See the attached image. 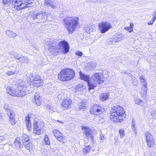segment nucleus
Wrapping results in <instances>:
<instances>
[{
	"label": "nucleus",
	"mask_w": 156,
	"mask_h": 156,
	"mask_svg": "<svg viewBox=\"0 0 156 156\" xmlns=\"http://www.w3.org/2000/svg\"><path fill=\"white\" fill-rule=\"evenodd\" d=\"M156 18H155V17H153L152 19V20H151L154 23V21H155V19H156Z\"/></svg>",
	"instance_id": "obj_61"
},
{
	"label": "nucleus",
	"mask_w": 156,
	"mask_h": 156,
	"mask_svg": "<svg viewBox=\"0 0 156 156\" xmlns=\"http://www.w3.org/2000/svg\"><path fill=\"white\" fill-rule=\"evenodd\" d=\"M23 145L28 150L31 151L32 143L30 141L29 136L25 134L17 137L14 141V146L17 149L21 150L23 148Z\"/></svg>",
	"instance_id": "obj_1"
},
{
	"label": "nucleus",
	"mask_w": 156,
	"mask_h": 156,
	"mask_svg": "<svg viewBox=\"0 0 156 156\" xmlns=\"http://www.w3.org/2000/svg\"><path fill=\"white\" fill-rule=\"evenodd\" d=\"M9 53L11 58H15L19 62H27L29 61V59L28 58L20 55L15 51L10 52Z\"/></svg>",
	"instance_id": "obj_11"
},
{
	"label": "nucleus",
	"mask_w": 156,
	"mask_h": 156,
	"mask_svg": "<svg viewBox=\"0 0 156 156\" xmlns=\"http://www.w3.org/2000/svg\"><path fill=\"white\" fill-rule=\"evenodd\" d=\"M125 29L130 33L132 32L133 30V29L129 27H126L125 28Z\"/></svg>",
	"instance_id": "obj_49"
},
{
	"label": "nucleus",
	"mask_w": 156,
	"mask_h": 156,
	"mask_svg": "<svg viewBox=\"0 0 156 156\" xmlns=\"http://www.w3.org/2000/svg\"><path fill=\"white\" fill-rule=\"evenodd\" d=\"M25 121L27 129L28 131H30L32 129V124L29 115H27L25 117Z\"/></svg>",
	"instance_id": "obj_19"
},
{
	"label": "nucleus",
	"mask_w": 156,
	"mask_h": 156,
	"mask_svg": "<svg viewBox=\"0 0 156 156\" xmlns=\"http://www.w3.org/2000/svg\"><path fill=\"white\" fill-rule=\"evenodd\" d=\"M100 139L101 140H102V141H100V142H103L104 141V140H105L104 136L103 134H100Z\"/></svg>",
	"instance_id": "obj_51"
},
{
	"label": "nucleus",
	"mask_w": 156,
	"mask_h": 156,
	"mask_svg": "<svg viewBox=\"0 0 156 156\" xmlns=\"http://www.w3.org/2000/svg\"><path fill=\"white\" fill-rule=\"evenodd\" d=\"M43 81L41 79V78L39 79L35 80L33 81H30L33 83V86L39 87L42 85L41 83Z\"/></svg>",
	"instance_id": "obj_25"
},
{
	"label": "nucleus",
	"mask_w": 156,
	"mask_h": 156,
	"mask_svg": "<svg viewBox=\"0 0 156 156\" xmlns=\"http://www.w3.org/2000/svg\"><path fill=\"white\" fill-rule=\"evenodd\" d=\"M153 23V22L151 20L150 21L148 22L147 23V24L148 25H152Z\"/></svg>",
	"instance_id": "obj_58"
},
{
	"label": "nucleus",
	"mask_w": 156,
	"mask_h": 156,
	"mask_svg": "<svg viewBox=\"0 0 156 156\" xmlns=\"http://www.w3.org/2000/svg\"><path fill=\"white\" fill-rule=\"evenodd\" d=\"M44 141L46 145H49L50 144L49 138L47 135L46 134L45 135Z\"/></svg>",
	"instance_id": "obj_37"
},
{
	"label": "nucleus",
	"mask_w": 156,
	"mask_h": 156,
	"mask_svg": "<svg viewBox=\"0 0 156 156\" xmlns=\"http://www.w3.org/2000/svg\"><path fill=\"white\" fill-rule=\"evenodd\" d=\"M80 103L82 105L83 107V109H84V105H85V103L83 101H81L80 102Z\"/></svg>",
	"instance_id": "obj_53"
},
{
	"label": "nucleus",
	"mask_w": 156,
	"mask_h": 156,
	"mask_svg": "<svg viewBox=\"0 0 156 156\" xmlns=\"http://www.w3.org/2000/svg\"><path fill=\"white\" fill-rule=\"evenodd\" d=\"M79 19L77 17H66L63 21L69 33L71 34L76 28L79 23Z\"/></svg>",
	"instance_id": "obj_3"
},
{
	"label": "nucleus",
	"mask_w": 156,
	"mask_h": 156,
	"mask_svg": "<svg viewBox=\"0 0 156 156\" xmlns=\"http://www.w3.org/2000/svg\"><path fill=\"white\" fill-rule=\"evenodd\" d=\"M48 15V13L44 10H41L34 13L32 16V17L36 23H42L46 20Z\"/></svg>",
	"instance_id": "obj_7"
},
{
	"label": "nucleus",
	"mask_w": 156,
	"mask_h": 156,
	"mask_svg": "<svg viewBox=\"0 0 156 156\" xmlns=\"http://www.w3.org/2000/svg\"><path fill=\"white\" fill-rule=\"evenodd\" d=\"M99 30L101 33H104L108 31L112 28L111 24L106 21L102 22L98 24Z\"/></svg>",
	"instance_id": "obj_13"
},
{
	"label": "nucleus",
	"mask_w": 156,
	"mask_h": 156,
	"mask_svg": "<svg viewBox=\"0 0 156 156\" xmlns=\"http://www.w3.org/2000/svg\"><path fill=\"white\" fill-rule=\"evenodd\" d=\"M119 133L121 138L123 137L125 135V131L123 129H119Z\"/></svg>",
	"instance_id": "obj_38"
},
{
	"label": "nucleus",
	"mask_w": 156,
	"mask_h": 156,
	"mask_svg": "<svg viewBox=\"0 0 156 156\" xmlns=\"http://www.w3.org/2000/svg\"><path fill=\"white\" fill-rule=\"evenodd\" d=\"M109 96L110 95L108 92L102 93L100 96V99L101 101H103L108 99Z\"/></svg>",
	"instance_id": "obj_24"
},
{
	"label": "nucleus",
	"mask_w": 156,
	"mask_h": 156,
	"mask_svg": "<svg viewBox=\"0 0 156 156\" xmlns=\"http://www.w3.org/2000/svg\"><path fill=\"white\" fill-rule=\"evenodd\" d=\"M41 78L40 76L34 73H30V76H28L27 77V80L28 81H31L35 80H38Z\"/></svg>",
	"instance_id": "obj_20"
},
{
	"label": "nucleus",
	"mask_w": 156,
	"mask_h": 156,
	"mask_svg": "<svg viewBox=\"0 0 156 156\" xmlns=\"http://www.w3.org/2000/svg\"><path fill=\"white\" fill-rule=\"evenodd\" d=\"M75 54L76 55L79 56H81L83 55V53L81 51H76L75 52Z\"/></svg>",
	"instance_id": "obj_50"
},
{
	"label": "nucleus",
	"mask_w": 156,
	"mask_h": 156,
	"mask_svg": "<svg viewBox=\"0 0 156 156\" xmlns=\"http://www.w3.org/2000/svg\"><path fill=\"white\" fill-rule=\"evenodd\" d=\"M5 140V138L2 136H0V141L2 142L3 141Z\"/></svg>",
	"instance_id": "obj_54"
},
{
	"label": "nucleus",
	"mask_w": 156,
	"mask_h": 156,
	"mask_svg": "<svg viewBox=\"0 0 156 156\" xmlns=\"http://www.w3.org/2000/svg\"><path fill=\"white\" fill-rule=\"evenodd\" d=\"M132 129H133V130L134 131V132H135V133L136 134V133H137V129L135 127L134 128H132Z\"/></svg>",
	"instance_id": "obj_56"
},
{
	"label": "nucleus",
	"mask_w": 156,
	"mask_h": 156,
	"mask_svg": "<svg viewBox=\"0 0 156 156\" xmlns=\"http://www.w3.org/2000/svg\"><path fill=\"white\" fill-rule=\"evenodd\" d=\"M81 130L83 132V136L84 137L88 140L90 139L92 143L94 144V133L92 129L87 126H82Z\"/></svg>",
	"instance_id": "obj_8"
},
{
	"label": "nucleus",
	"mask_w": 156,
	"mask_h": 156,
	"mask_svg": "<svg viewBox=\"0 0 156 156\" xmlns=\"http://www.w3.org/2000/svg\"><path fill=\"white\" fill-rule=\"evenodd\" d=\"M53 133L56 138L61 134V133L57 129L54 130L53 131Z\"/></svg>",
	"instance_id": "obj_42"
},
{
	"label": "nucleus",
	"mask_w": 156,
	"mask_h": 156,
	"mask_svg": "<svg viewBox=\"0 0 156 156\" xmlns=\"http://www.w3.org/2000/svg\"><path fill=\"white\" fill-rule=\"evenodd\" d=\"M101 74L96 73H94L91 76L90 80L93 82H95L97 84H100L103 81L101 80Z\"/></svg>",
	"instance_id": "obj_16"
},
{
	"label": "nucleus",
	"mask_w": 156,
	"mask_h": 156,
	"mask_svg": "<svg viewBox=\"0 0 156 156\" xmlns=\"http://www.w3.org/2000/svg\"><path fill=\"white\" fill-rule=\"evenodd\" d=\"M79 108L80 109H83V107L81 105H79Z\"/></svg>",
	"instance_id": "obj_60"
},
{
	"label": "nucleus",
	"mask_w": 156,
	"mask_h": 156,
	"mask_svg": "<svg viewBox=\"0 0 156 156\" xmlns=\"http://www.w3.org/2000/svg\"><path fill=\"white\" fill-rule=\"evenodd\" d=\"M105 111V108L103 106L97 104L93 105L90 110V113L97 115H99L98 113L100 114L103 113Z\"/></svg>",
	"instance_id": "obj_12"
},
{
	"label": "nucleus",
	"mask_w": 156,
	"mask_h": 156,
	"mask_svg": "<svg viewBox=\"0 0 156 156\" xmlns=\"http://www.w3.org/2000/svg\"><path fill=\"white\" fill-rule=\"evenodd\" d=\"M156 112V111H153V113H155Z\"/></svg>",
	"instance_id": "obj_63"
},
{
	"label": "nucleus",
	"mask_w": 156,
	"mask_h": 156,
	"mask_svg": "<svg viewBox=\"0 0 156 156\" xmlns=\"http://www.w3.org/2000/svg\"><path fill=\"white\" fill-rule=\"evenodd\" d=\"M132 128H134L135 127V124L133 120L132 123Z\"/></svg>",
	"instance_id": "obj_55"
},
{
	"label": "nucleus",
	"mask_w": 156,
	"mask_h": 156,
	"mask_svg": "<svg viewBox=\"0 0 156 156\" xmlns=\"http://www.w3.org/2000/svg\"><path fill=\"white\" fill-rule=\"evenodd\" d=\"M147 146L149 147H152L154 141L152 135L149 132L147 131L145 134Z\"/></svg>",
	"instance_id": "obj_14"
},
{
	"label": "nucleus",
	"mask_w": 156,
	"mask_h": 156,
	"mask_svg": "<svg viewBox=\"0 0 156 156\" xmlns=\"http://www.w3.org/2000/svg\"><path fill=\"white\" fill-rule=\"evenodd\" d=\"M45 109L47 110H50L54 111L55 110V108L51 105H47L45 106Z\"/></svg>",
	"instance_id": "obj_43"
},
{
	"label": "nucleus",
	"mask_w": 156,
	"mask_h": 156,
	"mask_svg": "<svg viewBox=\"0 0 156 156\" xmlns=\"http://www.w3.org/2000/svg\"><path fill=\"white\" fill-rule=\"evenodd\" d=\"M18 71H16L15 70H12L11 71H8L7 72V74L9 75H12L13 74H17L18 73Z\"/></svg>",
	"instance_id": "obj_44"
},
{
	"label": "nucleus",
	"mask_w": 156,
	"mask_h": 156,
	"mask_svg": "<svg viewBox=\"0 0 156 156\" xmlns=\"http://www.w3.org/2000/svg\"><path fill=\"white\" fill-rule=\"evenodd\" d=\"M37 106H40L42 104L41 99L34 100Z\"/></svg>",
	"instance_id": "obj_46"
},
{
	"label": "nucleus",
	"mask_w": 156,
	"mask_h": 156,
	"mask_svg": "<svg viewBox=\"0 0 156 156\" xmlns=\"http://www.w3.org/2000/svg\"><path fill=\"white\" fill-rule=\"evenodd\" d=\"M71 99L69 98H66L62 102L61 105L63 109L65 110L69 109L72 105Z\"/></svg>",
	"instance_id": "obj_15"
},
{
	"label": "nucleus",
	"mask_w": 156,
	"mask_h": 156,
	"mask_svg": "<svg viewBox=\"0 0 156 156\" xmlns=\"http://www.w3.org/2000/svg\"><path fill=\"white\" fill-rule=\"evenodd\" d=\"M54 41V39H47L46 40L45 44L48 45L50 52L54 55H57L61 51L58 45L55 44Z\"/></svg>",
	"instance_id": "obj_5"
},
{
	"label": "nucleus",
	"mask_w": 156,
	"mask_h": 156,
	"mask_svg": "<svg viewBox=\"0 0 156 156\" xmlns=\"http://www.w3.org/2000/svg\"><path fill=\"white\" fill-rule=\"evenodd\" d=\"M34 100L41 99L38 92H36L34 95Z\"/></svg>",
	"instance_id": "obj_47"
},
{
	"label": "nucleus",
	"mask_w": 156,
	"mask_h": 156,
	"mask_svg": "<svg viewBox=\"0 0 156 156\" xmlns=\"http://www.w3.org/2000/svg\"><path fill=\"white\" fill-rule=\"evenodd\" d=\"M55 44L58 45L61 51L64 54L67 53L69 51V45L67 42L65 40L61 41V40L54 39Z\"/></svg>",
	"instance_id": "obj_9"
},
{
	"label": "nucleus",
	"mask_w": 156,
	"mask_h": 156,
	"mask_svg": "<svg viewBox=\"0 0 156 156\" xmlns=\"http://www.w3.org/2000/svg\"><path fill=\"white\" fill-rule=\"evenodd\" d=\"M80 78L82 80L88 82L90 80V78L89 75H86L84 73H82L81 72L80 73Z\"/></svg>",
	"instance_id": "obj_26"
},
{
	"label": "nucleus",
	"mask_w": 156,
	"mask_h": 156,
	"mask_svg": "<svg viewBox=\"0 0 156 156\" xmlns=\"http://www.w3.org/2000/svg\"><path fill=\"white\" fill-rule=\"evenodd\" d=\"M5 34L10 37H15L17 36L16 33H14L12 31L10 30H7L5 31Z\"/></svg>",
	"instance_id": "obj_28"
},
{
	"label": "nucleus",
	"mask_w": 156,
	"mask_h": 156,
	"mask_svg": "<svg viewBox=\"0 0 156 156\" xmlns=\"http://www.w3.org/2000/svg\"><path fill=\"white\" fill-rule=\"evenodd\" d=\"M30 87H31L27 86L25 88L27 89V90L29 92H28L27 91H26V93H30L34 90V88H31Z\"/></svg>",
	"instance_id": "obj_45"
},
{
	"label": "nucleus",
	"mask_w": 156,
	"mask_h": 156,
	"mask_svg": "<svg viewBox=\"0 0 156 156\" xmlns=\"http://www.w3.org/2000/svg\"><path fill=\"white\" fill-rule=\"evenodd\" d=\"M134 102L136 104L139 105L141 106H142L143 105V101L140 99H135Z\"/></svg>",
	"instance_id": "obj_41"
},
{
	"label": "nucleus",
	"mask_w": 156,
	"mask_h": 156,
	"mask_svg": "<svg viewBox=\"0 0 156 156\" xmlns=\"http://www.w3.org/2000/svg\"><path fill=\"white\" fill-rule=\"evenodd\" d=\"M91 148V146L90 145L86 146L83 148L82 149V152L83 155H85L87 154H89Z\"/></svg>",
	"instance_id": "obj_29"
},
{
	"label": "nucleus",
	"mask_w": 156,
	"mask_h": 156,
	"mask_svg": "<svg viewBox=\"0 0 156 156\" xmlns=\"http://www.w3.org/2000/svg\"><path fill=\"white\" fill-rule=\"evenodd\" d=\"M36 122L33 123V129L34 133L36 135H39L41 134L42 133V129L38 128L36 125Z\"/></svg>",
	"instance_id": "obj_22"
},
{
	"label": "nucleus",
	"mask_w": 156,
	"mask_h": 156,
	"mask_svg": "<svg viewBox=\"0 0 156 156\" xmlns=\"http://www.w3.org/2000/svg\"><path fill=\"white\" fill-rule=\"evenodd\" d=\"M156 112V111H153V113H155Z\"/></svg>",
	"instance_id": "obj_64"
},
{
	"label": "nucleus",
	"mask_w": 156,
	"mask_h": 156,
	"mask_svg": "<svg viewBox=\"0 0 156 156\" xmlns=\"http://www.w3.org/2000/svg\"><path fill=\"white\" fill-rule=\"evenodd\" d=\"M84 86L82 84H78L75 87V89L77 91H81L84 89Z\"/></svg>",
	"instance_id": "obj_33"
},
{
	"label": "nucleus",
	"mask_w": 156,
	"mask_h": 156,
	"mask_svg": "<svg viewBox=\"0 0 156 156\" xmlns=\"http://www.w3.org/2000/svg\"><path fill=\"white\" fill-rule=\"evenodd\" d=\"M57 122H60L61 123H63V122L62 121H61L59 120H57Z\"/></svg>",
	"instance_id": "obj_62"
},
{
	"label": "nucleus",
	"mask_w": 156,
	"mask_h": 156,
	"mask_svg": "<svg viewBox=\"0 0 156 156\" xmlns=\"http://www.w3.org/2000/svg\"><path fill=\"white\" fill-rule=\"evenodd\" d=\"M16 0H2V3L4 5H9L12 2V5L13 4V6H12V9L13 10L15 9L14 8V2Z\"/></svg>",
	"instance_id": "obj_30"
},
{
	"label": "nucleus",
	"mask_w": 156,
	"mask_h": 156,
	"mask_svg": "<svg viewBox=\"0 0 156 156\" xmlns=\"http://www.w3.org/2000/svg\"><path fill=\"white\" fill-rule=\"evenodd\" d=\"M123 35L122 34H119L117 35L114 36V37L117 41V42L120 41L122 39Z\"/></svg>",
	"instance_id": "obj_35"
},
{
	"label": "nucleus",
	"mask_w": 156,
	"mask_h": 156,
	"mask_svg": "<svg viewBox=\"0 0 156 156\" xmlns=\"http://www.w3.org/2000/svg\"><path fill=\"white\" fill-rule=\"evenodd\" d=\"M96 63L94 62H90L87 64V67L88 68H94L96 67Z\"/></svg>",
	"instance_id": "obj_34"
},
{
	"label": "nucleus",
	"mask_w": 156,
	"mask_h": 156,
	"mask_svg": "<svg viewBox=\"0 0 156 156\" xmlns=\"http://www.w3.org/2000/svg\"><path fill=\"white\" fill-rule=\"evenodd\" d=\"M9 117V121L11 124L13 125H15L16 121L14 118V116L15 115V113L14 112H11L10 114H9L7 115Z\"/></svg>",
	"instance_id": "obj_23"
},
{
	"label": "nucleus",
	"mask_w": 156,
	"mask_h": 156,
	"mask_svg": "<svg viewBox=\"0 0 156 156\" xmlns=\"http://www.w3.org/2000/svg\"><path fill=\"white\" fill-rule=\"evenodd\" d=\"M65 137V136L64 135H60L56 138L60 142L62 143H64V139Z\"/></svg>",
	"instance_id": "obj_36"
},
{
	"label": "nucleus",
	"mask_w": 156,
	"mask_h": 156,
	"mask_svg": "<svg viewBox=\"0 0 156 156\" xmlns=\"http://www.w3.org/2000/svg\"><path fill=\"white\" fill-rule=\"evenodd\" d=\"M144 88H143V90L144 91L143 94H147V85L145 86H143Z\"/></svg>",
	"instance_id": "obj_48"
},
{
	"label": "nucleus",
	"mask_w": 156,
	"mask_h": 156,
	"mask_svg": "<svg viewBox=\"0 0 156 156\" xmlns=\"http://www.w3.org/2000/svg\"><path fill=\"white\" fill-rule=\"evenodd\" d=\"M130 26L129 27H131L132 29H133V23L132 22H131L130 23Z\"/></svg>",
	"instance_id": "obj_57"
},
{
	"label": "nucleus",
	"mask_w": 156,
	"mask_h": 156,
	"mask_svg": "<svg viewBox=\"0 0 156 156\" xmlns=\"http://www.w3.org/2000/svg\"><path fill=\"white\" fill-rule=\"evenodd\" d=\"M15 90H13L11 87H7L6 91L10 95L16 97H23L25 95L26 91L23 90L18 89L17 87H15Z\"/></svg>",
	"instance_id": "obj_10"
},
{
	"label": "nucleus",
	"mask_w": 156,
	"mask_h": 156,
	"mask_svg": "<svg viewBox=\"0 0 156 156\" xmlns=\"http://www.w3.org/2000/svg\"><path fill=\"white\" fill-rule=\"evenodd\" d=\"M75 75L73 69H63L58 74V79L61 81H66L71 80Z\"/></svg>",
	"instance_id": "obj_4"
},
{
	"label": "nucleus",
	"mask_w": 156,
	"mask_h": 156,
	"mask_svg": "<svg viewBox=\"0 0 156 156\" xmlns=\"http://www.w3.org/2000/svg\"><path fill=\"white\" fill-rule=\"evenodd\" d=\"M124 73L126 74H127L129 76H130L132 78L133 77H134L133 76V75L130 73H128V72H125Z\"/></svg>",
	"instance_id": "obj_52"
},
{
	"label": "nucleus",
	"mask_w": 156,
	"mask_h": 156,
	"mask_svg": "<svg viewBox=\"0 0 156 156\" xmlns=\"http://www.w3.org/2000/svg\"><path fill=\"white\" fill-rule=\"evenodd\" d=\"M139 79L140 80V83L142 86H145L147 85V83L146 82V80L145 79V77L143 75H141L139 77Z\"/></svg>",
	"instance_id": "obj_31"
},
{
	"label": "nucleus",
	"mask_w": 156,
	"mask_h": 156,
	"mask_svg": "<svg viewBox=\"0 0 156 156\" xmlns=\"http://www.w3.org/2000/svg\"><path fill=\"white\" fill-rule=\"evenodd\" d=\"M125 112L123 108L118 105H115L111 109L110 113L111 120L114 122L123 120L126 116Z\"/></svg>",
	"instance_id": "obj_2"
},
{
	"label": "nucleus",
	"mask_w": 156,
	"mask_h": 156,
	"mask_svg": "<svg viewBox=\"0 0 156 156\" xmlns=\"http://www.w3.org/2000/svg\"><path fill=\"white\" fill-rule=\"evenodd\" d=\"M3 107L7 115L10 114L11 112H14L12 110L11 106L6 102H4Z\"/></svg>",
	"instance_id": "obj_21"
},
{
	"label": "nucleus",
	"mask_w": 156,
	"mask_h": 156,
	"mask_svg": "<svg viewBox=\"0 0 156 156\" xmlns=\"http://www.w3.org/2000/svg\"><path fill=\"white\" fill-rule=\"evenodd\" d=\"M36 122V125H37V126L38 127V128H40L41 129L43 128L44 126V123L43 121H40L39 122H37L36 121H34L33 123L35 122Z\"/></svg>",
	"instance_id": "obj_32"
},
{
	"label": "nucleus",
	"mask_w": 156,
	"mask_h": 156,
	"mask_svg": "<svg viewBox=\"0 0 156 156\" xmlns=\"http://www.w3.org/2000/svg\"><path fill=\"white\" fill-rule=\"evenodd\" d=\"M44 5L48 7H50L53 9H56L58 4L54 1L52 0H44Z\"/></svg>",
	"instance_id": "obj_17"
},
{
	"label": "nucleus",
	"mask_w": 156,
	"mask_h": 156,
	"mask_svg": "<svg viewBox=\"0 0 156 156\" xmlns=\"http://www.w3.org/2000/svg\"><path fill=\"white\" fill-rule=\"evenodd\" d=\"M87 83L88 87L89 90L94 89L95 87H97V84H98L95 82H93V81L91 80L88 82Z\"/></svg>",
	"instance_id": "obj_27"
},
{
	"label": "nucleus",
	"mask_w": 156,
	"mask_h": 156,
	"mask_svg": "<svg viewBox=\"0 0 156 156\" xmlns=\"http://www.w3.org/2000/svg\"><path fill=\"white\" fill-rule=\"evenodd\" d=\"M26 85L25 82L22 80H20L17 83L16 82L15 84V87H17L18 90H23L25 91V90L24 88L26 87Z\"/></svg>",
	"instance_id": "obj_18"
},
{
	"label": "nucleus",
	"mask_w": 156,
	"mask_h": 156,
	"mask_svg": "<svg viewBox=\"0 0 156 156\" xmlns=\"http://www.w3.org/2000/svg\"><path fill=\"white\" fill-rule=\"evenodd\" d=\"M131 81L134 85L137 86L138 83V82L135 77H133L132 78Z\"/></svg>",
	"instance_id": "obj_40"
},
{
	"label": "nucleus",
	"mask_w": 156,
	"mask_h": 156,
	"mask_svg": "<svg viewBox=\"0 0 156 156\" xmlns=\"http://www.w3.org/2000/svg\"><path fill=\"white\" fill-rule=\"evenodd\" d=\"M32 2V0H16L14 2V8L16 10H20L30 6Z\"/></svg>",
	"instance_id": "obj_6"
},
{
	"label": "nucleus",
	"mask_w": 156,
	"mask_h": 156,
	"mask_svg": "<svg viewBox=\"0 0 156 156\" xmlns=\"http://www.w3.org/2000/svg\"><path fill=\"white\" fill-rule=\"evenodd\" d=\"M117 42L116 40L115 39V38L113 37V38H111L109 39L108 41V43L109 44H115Z\"/></svg>",
	"instance_id": "obj_39"
},
{
	"label": "nucleus",
	"mask_w": 156,
	"mask_h": 156,
	"mask_svg": "<svg viewBox=\"0 0 156 156\" xmlns=\"http://www.w3.org/2000/svg\"><path fill=\"white\" fill-rule=\"evenodd\" d=\"M153 17L156 18V12H154V13H153Z\"/></svg>",
	"instance_id": "obj_59"
}]
</instances>
